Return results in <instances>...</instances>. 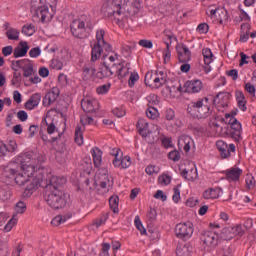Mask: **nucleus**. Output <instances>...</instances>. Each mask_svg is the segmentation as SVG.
<instances>
[{
	"label": "nucleus",
	"mask_w": 256,
	"mask_h": 256,
	"mask_svg": "<svg viewBox=\"0 0 256 256\" xmlns=\"http://www.w3.org/2000/svg\"><path fill=\"white\" fill-rule=\"evenodd\" d=\"M211 17L216 16L217 21L220 25H226L229 22V13L225 8H211L210 9Z\"/></svg>",
	"instance_id": "2eb2a0df"
},
{
	"label": "nucleus",
	"mask_w": 256,
	"mask_h": 256,
	"mask_svg": "<svg viewBox=\"0 0 256 256\" xmlns=\"http://www.w3.org/2000/svg\"><path fill=\"white\" fill-rule=\"evenodd\" d=\"M203 89V82L199 79L188 80L184 83V93H199Z\"/></svg>",
	"instance_id": "dca6fc26"
},
{
	"label": "nucleus",
	"mask_w": 256,
	"mask_h": 256,
	"mask_svg": "<svg viewBox=\"0 0 256 256\" xmlns=\"http://www.w3.org/2000/svg\"><path fill=\"white\" fill-rule=\"evenodd\" d=\"M15 211L16 213H19V214L25 213V211H27V204H25V202L23 201H19L15 205Z\"/></svg>",
	"instance_id": "603ef678"
},
{
	"label": "nucleus",
	"mask_w": 256,
	"mask_h": 256,
	"mask_svg": "<svg viewBox=\"0 0 256 256\" xmlns=\"http://www.w3.org/2000/svg\"><path fill=\"white\" fill-rule=\"evenodd\" d=\"M63 133H65V128L62 129V133H59L57 137L52 138V143H57L58 148L57 153H64L65 151V142L63 141Z\"/></svg>",
	"instance_id": "c756f323"
},
{
	"label": "nucleus",
	"mask_w": 256,
	"mask_h": 256,
	"mask_svg": "<svg viewBox=\"0 0 256 256\" xmlns=\"http://www.w3.org/2000/svg\"><path fill=\"white\" fill-rule=\"evenodd\" d=\"M11 67L13 71H19V69H22L24 72L23 77L27 78L35 75V69L33 68V63H31L30 59L13 60Z\"/></svg>",
	"instance_id": "1a4fd4ad"
},
{
	"label": "nucleus",
	"mask_w": 256,
	"mask_h": 256,
	"mask_svg": "<svg viewBox=\"0 0 256 256\" xmlns=\"http://www.w3.org/2000/svg\"><path fill=\"white\" fill-rule=\"evenodd\" d=\"M138 81H139V74L137 72H132L128 80V86L135 87V83H137Z\"/></svg>",
	"instance_id": "09e8293b"
},
{
	"label": "nucleus",
	"mask_w": 256,
	"mask_h": 256,
	"mask_svg": "<svg viewBox=\"0 0 256 256\" xmlns=\"http://www.w3.org/2000/svg\"><path fill=\"white\" fill-rule=\"evenodd\" d=\"M204 199H219V189L209 188L203 193Z\"/></svg>",
	"instance_id": "f704fd0d"
},
{
	"label": "nucleus",
	"mask_w": 256,
	"mask_h": 256,
	"mask_svg": "<svg viewBox=\"0 0 256 256\" xmlns=\"http://www.w3.org/2000/svg\"><path fill=\"white\" fill-rule=\"evenodd\" d=\"M81 107L85 113H95V111L99 110V102L86 97L82 99Z\"/></svg>",
	"instance_id": "a211bd4d"
},
{
	"label": "nucleus",
	"mask_w": 256,
	"mask_h": 256,
	"mask_svg": "<svg viewBox=\"0 0 256 256\" xmlns=\"http://www.w3.org/2000/svg\"><path fill=\"white\" fill-rule=\"evenodd\" d=\"M95 184L99 185L101 189H107V191L113 189V178L109 176L107 169L104 168L99 170Z\"/></svg>",
	"instance_id": "f8f14e48"
},
{
	"label": "nucleus",
	"mask_w": 256,
	"mask_h": 256,
	"mask_svg": "<svg viewBox=\"0 0 256 256\" xmlns=\"http://www.w3.org/2000/svg\"><path fill=\"white\" fill-rule=\"evenodd\" d=\"M178 59L180 63H188L191 59V50L185 44H180L177 48Z\"/></svg>",
	"instance_id": "412c9836"
},
{
	"label": "nucleus",
	"mask_w": 256,
	"mask_h": 256,
	"mask_svg": "<svg viewBox=\"0 0 256 256\" xmlns=\"http://www.w3.org/2000/svg\"><path fill=\"white\" fill-rule=\"evenodd\" d=\"M205 251H213L219 245V234L215 231H205L200 237Z\"/></svg>",
	"instance_id": "6e6552de"
},
{
	"label": "nucleus",
	"mask_w": 256,
	"mask_h": 256,
	"mask_svg": "<svg viewBox=\"0 0 256 256\" xmlns=\"http://www.w3.org/2000/svg\"><path fill=\"white\" fill-rule=\"evenodd\" d=\"M19 30L10 28L6 31L5 35L9 41H19Z\"/></svg>",
	"instance_id": "58836bf2"
},
{
	"label": "nucleus",
	"mask_w": 256,
	"mask_h": 256,
	"mask_svg": "<svg viewBox=\"0 0 256 256\" xmlns=\"http://www.w3.org/2000/svg\"><path fill=\"white\" fill-rule=\"evenodd\" d=\"M214 105H217L218 107H227L229 103V95L227 93L220 92L216 95V97L213 99Z\"/></svg>",
	"instance_id": "b1692460"
},
{
	"label": "nucleus",
	"mask_w": 256,
	"mask_h": 256,
	"mask_svg": "<svg viewBox=\"0 0 256 256\" xmlns=\"http://www.w3.org/2000/svg\"><path fill=\"white\" fill-rule=\"evenodd\" d=\"M141 9V1L139 0H113L106 7L108 16L114 15L116 23H121L119 16L128 12L129 15H137ZM118 16V17H117Z\"/></svg>",
	"instance_id": "f257e3e1"
},
{
	"label": "nucleus",
	"mask_w": 256,
	"mask_h": 256,
	"mask_svg": "<svg viewBox=\"0 0 256 256\" xmlns=\"http://www.w3.org/2000/svg\"><path fill=\"white\" fill-rule=\"evenodd\" d=\"M107 219H109L107 214H102L99 218L94 220L93 225H95V227H101V225H105V223H107Z\"/></svg>",
	"instance_id": "de8ad7c7"
},
{
	"label": "nucleus",
	"mask_w": 256,
	"mask_h": 256,
	"mask_svg": "<svg viewBox=\"0 0 256 256\" xmlns=\"http://www.w3.org/2000/svg\"><path fill=\"white\" fill-rule=\"evenodd\" d=\"M236 101L240 111H247V99L243 91H236Z\"/></svg>",
	"instance_id": "473e14b6"
},
{
	"label": "nucleus",
	"mask_w": 256,
	"mask_h": 256,
	"mask_svg": "<svg viewBox=\"0 0 256 256\" xmlns=\"http://www.w3.org/2000/svg\"><path fill=\"white\" fill-rule=\"evenodd\" d=\"M220 121L222 123H228V125H230L228 133L236 143H239V141L243 139V137L241 136V133L243 131V128L241 127V122H239V120H237L235 116L226 114L225 118H221Z\"/></svg>",
	"instance_id": "423d86ee"
},
{
	"label": "nucleus",
	"mask_w": 256,
	"mask_h": 256,
	"mask_svg": "<svg viewBox=\"0 0 256 256\" xmlns=\"http://www.w3.org/2000/svg\"><path fill=\"white\" fill-rule=\"evenodd\" d=\"M191 253H193V246L190 243L179 244L176 247L177 256H191Z\"/></svg>",
	"instance_id": "393cba45"
},
{
	"label": "nucleus",
	"mask_w": 256,
	"mask_h": 256,
	"mask_svg": "<svg viewBox=\"0 0 256 256\" xmlns=\"http://www.w3.org/2000/svg\"><path fill=\"white\" fill-rule=\"evenodd\" d=\"M187 112L194 119H207L213 113V107L208 97L200 98L188 104Z\"/></svg>",
	"instance_id": "39448f33"
},
{
	"label": "nucleus",
	"mask_w": 256,
	"mask_h": 256,
	"mask_svg": "<svg viewBox=\"0 0 256 256\" xmlns=\"http://www.w3.org/2000/svg\"><path fill=\"white\" fill-rule=\"evenodd\" d=\"M31 11H34V16L38 17L41 23H49V21H51V19H53V16L55 15L53 7L49 8L48 5L38 7L32 6Z\"/></svg>",
	"instance_id": "9d476101"
},
{
	"label": "nucleus",
	"mask_w": 256,
	"mask_h": 256,
	"mask_svg": "<svg viewBox=\"0 0 256 256\" xmlns=\"http://www.w3.org/2000/svg\"><path fill=\"white\" fill-rule=\"evenodd\" d=\"M91 168H92L91 160H88V161L83 160L79 165L80 171H82L86 175H89L91 173Z\"/></svg>",
	"instance_id": "ea45409f"
},
{
	"label": "nucleus",
	"mask_w": 256,
	"mask_h": 256,
	"mask_svg": "<svg viewBox=\"0 0 256 256\" xmlns=\"http://www.w3.org/2000/svg\"><path fill=\"white\" fill-rule=\"evenodd\" d=\"M96 44L102 45V43H105V30L99 29L96 31Z\"/></svg>",
	"instance_id": "49530a36"
},
{
	"label": "nucleus",
	"mask_w": 256,
	"mask_h": 256,
	"mask_svg": "<svg viewBox=\"0 0 256 256\" xmlns=\"http://www.w3.org/2000/svg\"><path fill=\"white\" fill-rule=\"evenodd\" d=\"M243 235H245V230L241 224L225 227L221 232V237L224 241H231L234 237H243Z\"/></svg>",
	"instance_id": "9b49d317"
},
{
	"label": "nucleus",
	"mask_w": 256,
	"mask_h": 256,
	"mask_svg": "<svg viewBox=\"0 0 256 256\" xmlns=\"http://www.w3.org/2000/svg\"><path fill=\"white\" fill-rule=\"evenodd\" d=\"M181 177H183V179H185L186 181H195V179H197L198 177L197 168L182 170Z\"/></svg>",
	"instance_id": "2f4dec72"
},
{
	"label": "nucleus",
	"mask_w": 256,
	"mask_h": 256,
	"mask_svg": "<svg viewBox=\"0 0 256 256\" xmlns=\"http://www.w3.org/2000/svg\"><path fill=\"white\" fill-rule=\"evenodd\" d=\"M59 95H61V90L58 87H53L50 89L45 96L43 97L42 104L44 107H51L57 99H59Z\"/></svg>",
	"instance_id": "ddd939ff"
},
{
	"label": "nucleus",
	"mask_w": 256,
	"mask_h": 256,
	"mask_svg": "<svg viewBox=\"0 0 256 256\" xmlns=\"http://www.w3.org/2000/svg\"><path fill=\"white\" fill-rule=\"evenodd\" d=\"M17 223V219L16 218H12L8 221V223L5 225L4 227V231L6 233H9V231H11V229H13V227H15V224Z\"/></svg>",
	"instance_id": "13d9d810"
},
{
	"label": "nucleus",
	"mask_w": 256,
	"mask_h": 256,
	"mask_svg": "<svg viewBox=\"0 0 256 256\" xmlns=\"http://www.w3.org/2000/svg\"><path fill=\"white\" fill-rule=\"evenodd\" d=\"M63 216L62 215H57L56 217H54L51 221V225H53L54 227H59V225H61V223H63Z\"/></svg>",
	"instance_id": "0e129e2a"
},
{
	"label": "nucleus",
	"mask_w": 256,
	"mask_h": 256,
	"mask_svg": "<svg viewBox=\"0 0 256 256\" xmlns=\"http://www.w3.org/2000/svg\"><path fill=\"white\" fill-rule=\"evenodd\" d=\"M202 55L204 57L205 65H211V63H213V52H211V49L203 48Z\"/></svg>",
	"instance_id": "4c0bfd02"
},
{
	"label": "nucleus",
	"mask_w": 256,
	"mask_h": 256,
	"mask_svg": "<svg viewBox=\"0 0 256 256\" xmlns=\"http://www.w3.org/2000/svg\"><path fill=\"white\" fill-rule=\"evenodd\" d=\"M168 158L171 161H179L181 159V153L177 150H173L170 153H168Z\"/></svg>",
	"instance_id": "6e6d98bb"
},
{
	"label": "nucleus",
	"mask_w": 256,
	"mask_h": 256,
	"mask_svg": "<svg viewBox=\"0 0 256 256\" xmlns=\"http://www.w3.org/2000/svg\"><path fill=\"white\" fill-rule=\"evenodd\" d=\"M109 89H111V84H103L96 89V92L98 95H105L109 93Z\"/></svg>",
	"instance_id": "3c124183"
},
{
	"label": "nucleus",
	"mask_w": 256,
	"mask_h": 256,
	"mask_svg": "<svg viewBox=\"0 0 256 256\" xmlns=\"http://www.w3.org/2000/svg\"><path fill=\"white\" fill-rule=\"evenodd\" d=\"M95 67L93 64H86L83 68V77L86 79H91L95 75Z\"/></svg>",
	"instance_id": "e433bc0d"
},
{
	"label": "nucleus",
	"mask_w": 256,
	"mask_h": 256,
	"mask_svg": "<svg viewBox=\"0 0 256 256\" xmlns=\"http://www.w3.org/2000/svg\"><path fill=\"white\" fill-rule=\"evenodd\" d=\"M158 183H160V185H169V183H171V176L164 174L162 176H160L158 178Z\"/></svg>",
	"instance_id": "864d4df0"
},
{
	"label": "nucleus",
	"mask_w": 256,
	"mask_h": 256,
	"mask_svg": "<svg viewBox=\"0 0 256 256\" xmlns=\"http://www.w3.org/2000/svg\"><path fill=\"white\" fill-rule=\"evenodd\" d=\"M145 85L148 87H154L155 85V74L153 72H147L144 79Z\"/></svg>",
	"instance_id": "a19ab883"
},
{
	"label": "nucleus",
	"mask_w": 256,
	"mask_h": 256,
	"mask_svg": "<svg viewBox=\"0 0 256 256\" xmlns=\"http://www.w3.org/2000/svg\"><path fill=\"white\" fill-rule=\"evenodd\" d=\"M216 147L220 152L222 159H227L231 157V153H235V144L227 145V142L223 140H218L216 142Z\"/></svg>",
	"instance_id": "4468645a"
},
{
	"label": "nucleus",
	"mask_w": 256,
	"mask_h": 256,
	"mask_svg": "<svg viewBox=\"0 0 256 256\" xmlns=\"http://www.w3.org/2000/svg\"><path fill=\"white\" fill-rule=\"evenodd\" d=\"M115 75H117L118 79H123V77H127L129 75V67L124 66L121 63L114 64Z\"/></svg>",
	"instance_id": "c85d7f7f"
},
{
	"label": "nucleus",
	"mask_w": 256,
	"mask_h": 256,
	"mask_svg": "<svg viewBox=\"0 0 256 256\" xmlns=\"http://www.w3.org/2000/svg\"><path fill=\"white\" fill-rule=\"evenodd\" d=\"M7 153H9L7 144L4 143L3 141H0V157H7Z\"/></svg>",
	"instance_id": "bf43d9fd"
},
{
	"label": "nucleus",
	"mask_w": 256,
	"mask_h": 256,
	"mask_svg": "<svg viewBox=\"0 0 256 256\" xmlns=\"http://www.w3.org/2000/svg\"><path fill=\"white\" fill-rule=\"evenodd\" d=\"M192 141L193 140L188 135H182L178 139V146L179 147H183L185 153H189V151H191V143H192Z\"/></svg>",
	"instance_id": "cd10ccee"
},
{
	"label": "nucleus",
	"mask_w": 256,
	"mask_h": 256,
	"mask_svg": "<svg viewBox=\"0 0 256 256\" xmlns=\"http://www.w3.org/2000/svg\"><path fill=\"white\" fill-rule=\"evenodd\" d=\"M29 51V44L27 41L19 42L18 46L14 48L13 57L19 59V57H25Z\"/></svg>",
	"instance_id": "4be33fe9"
},
{
	"label": "nucleus",
	"mask_w": 256,
	"mask_h": 256,
	"mask_svg": "<svg viewBox=\"0 0 256 256\" xmlns=\"http://www.w3.org/2000/svg\"><path fill=\"white\" fill-rule=\"evenodd\" d=\"M174 194L172 196V199L174 203H179V200L181 199V190H179V187L173 188Z\"/></svg>",
	"instance_id": "052dcab7"
},
{
	"label": "nucleus",
	"mask_w": 256,
	"mask_h": 256,
	"mask_svg": "<svg viewBox=\"0 0 256 256\" xmlns=\"http://www.w3.org/2000/svg\"><path fill=\"white\" fill-rule=\"evenodd\" d=\"M164 33L168 41L165 42L166 49L163 51V57H164V63H169L171 61V49H169V47H171V43L177 42V37H175V35H173V33L171 32L167 34V31H164Z\"/></svg>",
	"instance_id": "f3484780"
},
{
	"label": "nucleus",
	"mask_w": 256,
	"mask_h": 256,
	"mask_svg": "<svg viewBox=\"0 0 256 256\" xmlns=\"http://www.w3.org/2000/svg\"><path fill=\"white\" fill-rule=\"evenodd\" d=\"M167 83V79L159 78L155 76L154 78V87L156 89H159L160 87H163Z\"/></svg>",
	"instance_id": "4d7b16f0"
},
{
	"label": "nucleus",
	"mask_w": 256,
	"mask_h": 256,
	"mask_svg": "<svg viewBox=\"0 0 256 256\" xmlns=\"http://www.w3.org/2000/svg\"><path fill=\"white\" fill-rule=\"evenodd\" d=\"M244 89L247 91V93L252 95V97H255V86L253 84L250 82L246 83Z\"/></svg>",
	"instance_id": "e2e57ef3"
},
{
	"label": "nucleus",
	"mask_w": 256,
	"mask_h": 256,
	"mask_svg": "<svg viewBox=\"0 0 256 256\" xmlns=\"http://www.w3.org/2000/svg\"><path fill=\"white\" fill-rule=\"evenodd\" d=\"M99 73L101 77H112V75H115V64L109 67L107 62H104L103 66L100 68Z\"/></svg>",
	"instance_id": "7c9ffc66"
},
{
	"label": "nucleus",
	"mask_w": 256,
	"mask_h": 256,
	"mask_svg": "<svg viewBox=\"0 0 256 256\" xmlns=\"http://www.w3.org/2000/svg\"><path fill=\"white\" fill-rule=\"evenodd\" d=\"M194 231L195 226L190 221L179 223L175 227V235L178 239H182V241H188V239H191Z\"/></svg>",
	"instance_id": "0eeeda50"
},
{
	"label": "nucleus",
	"mask_w": 256,
	"mask_h": 256,
	"mask_svg": "<svg viewBox=\"0 0 256 256\" xmlns=\"http://www.w3.org/2000/svg\"><path fill=\"white\" fill-rule=\"evenodd\" d=\"M112 113L113 115H115V117H119V118L125 117V109L123 108H114L112 110Z\"/></svg>",
	"instance_id": "338daca9"
},
{
	"label": "nucleus",
	"mask_w": 256,
	"mask_h": 256,
	"mask_svg": "<svg viewBox=\"0 0 256 256\" xmlns=\"http://www.w3.org/2000/svg\"><path fill=\"white\" fill-rule=\"evenodd\" d=\"M109 206L113 213H119V196L113 195L109 198Z\"/></svg>",
	"instance_id": "c9c22d12"
},
{
	"label": "nucleus",
	"mask_w": 256,
	"mask_h": 256,
	"mask_svg": "<svg viewBox=\"0 0 256 256\" xmlns=\"http://www.w3.org/2000/svg\"><path fill=\"white\" fill-rule=\"evenodd\" d=\"M224 175L227 181H229L230 183H235L239 181V179H241V175H243V170L241 168L232 167L230 169L225 170Z\"/></svg>",
	"instance_id": "6ab92c4d"
},
{
	"label": "nucleus",
	"mask_w": 256,
	"mask_h": 256,
	"mask_svg": "<svg viewBox=\"0 0 256 256\" xmlns=\"http://www.w3.org/2000/svg\"><path fill=\"white\" fill-rule=\"evenodd\" d=\"M146 99L148 101V107H155V105H159V100L155 94H150Z\"/></svg>",
	"instance_id": "8fccbe9b"
},
{
	"label": "nucleus",
	"mask_w": 256,
	"mask_h": 256,
	"mask_svg": "<svg viewBox=\"0 0 256 256\" xmlns=\"http://www.w3.org/2000/svg\"><path fill=\"white\" fill-rule=\"evenodd\" d=\"M74 141L77 145L83 144V131H81V127L76 128Z\"/></svg>",
	"instance_id": "a18cd8bd"
},
{
	"label": "nucleus",
	"mask_w": 256,
	"mask_h": 256,
	"mask_svg": "<svg viewBox=\"0 0 256 256\" xmlns=\"http://www.w3.org/2000/svg\"><path fill=\"white\" fill-rule=\"evenodd\" d=\"M137 130L139 135H141V137H149V135H151V133H153V130L151 128H149V122H147V120L143 119V118H139L138 122L136 124Z\"/></svg>",
	"instance_id": "aec40b11"
},
{
	"label": "nucleus",
	"mask_w": 256,
	"mask_h": 256,
	"mask_svg": "<svg viewBox=\"0 0 256 256\" xmlns=\"http://www.w3.org/2000/svg\"><path fill=\"white\" fill-rule=\"evenodd\" d=\"M41 55V48L38 47H34L29 51V57H31L32 59H37V57H39Z\"/></svg>",
	"instance_id": "5fc2aeb1"
},
{
	"label": "nucleus",
	"mask_w": 256,
	"mask_h": 256,
	"mask_svg": "<svg viewBox=\"0 0 256 256\" xmlns=\"http://www.w3.org/2000/svg\"><path fill=\"white\" fill-rule=\"evenodd\" d=\"M39 103H41V93H34L25 103V109H27L28 111H33L35 107L39 106Z\"/></svg>",
	"instance_id": "5701e85b"
},
{
	"label": "nucleus",
	"mask_w": 256,
	"mask_h": 256,
	"mask_svg": "<svg viewBox=\"0 0 256 256\" xmlns=\"http://www.w3.org/2000/svg\"><path fill=\"white\" fill-rule=\"evenodd\" d=\"M93 157L94 167H101V163L103 161V151L99 149V147H94L90 151Z\"/></svg>",
	"instance_id": "a878e982"
},
{
	"label": "nucleus",
	"mask_w": 256,
	"mask_h": 256,
	"mask_svg": "<svg viewBox=\"0 0 256 256\" xmlns=\"http://www.w3.org/2000/svg\"><path fill=\"white\" fill-rule=\"evenodd\" d=\"M134 224H135L136 229H138V231H140L141 235H147V230L143 226V223L141 222V218H139V216H135Z\"/></svg>",
	"instance_id": "79ce46f5"
},
{
	"label": "nucleus",
	"mask_w": 256,
	"mask_h": 256,
	"mask_svg": "<svg viewBox=\"0 0 256 256\" xmlns=\"http://www.w3.org/2000/svg\"><path fill=\"white\" fill-rule=\"evenodd\" d=\"M21 173H18L15 177V183L19 185V187H25V191L31 192L34 189H38L39 185H41V180L38 178H33V174L35 173V166L31 164H25V162H21Z\"/></svg>",
	"instance_id": "7ed1b4c3"
},
{
	"label": "nucleus",
	"mask_w": 256,
	"mask_h": 256,
	"mask_svg": "<svg viewBox=\"0 0 256 256\" xmlns=\"http://www.w3.org/2000/svg\"><path fill=\"white\" fill-rule=\"evenodd\" d=\"M22 33L23 35H26L27 37H31L35 33V25L33 24H26L22 27Z\"/></svg>",
	"instance_id": "37998d69"
},
{
	"label": "nucleus",
	"mask_w": 256,
	"mask_h": 256,
	"mask_svg": "<svg viewBox=\"0 0 256 256\" xmlns=\"http://www.w3.org/2000/svg\"><path fill=\"white\" fill-rule=\"evenodd\" d=\"M102 53L103 46H101V44L94 43V45H92L91 61H98V59H101Z\"/></svg>",
	"instance_id": "72a5a7b5"
},
{
	"label": "nucleus",
	"mask_w": 256,
	"mask_h": 256,
	"mask_svg": "<svg viewBox=\"0 0 256 256\" xmlns=\"http://www.w3.org/2000/svg\"><path fill=\"white\" fill-rule=\"evenodd\" d=\"M65 179L52 177L50 179L49 189L52 191L48 194L46 201L52 209H63L65 207Z\"/></svg>",
	"instance_id": "f03ea898"
},
{
	"label": "nucleus",
	"mask_w": 256,
	"mask_h": 256,
	"mask_svg": "<svg viewBox=\"0 0 256 256\" xmlns=\"http://www.w3.org/2000/svg\"><path fill=\"white\" fill-rule=\"evenodd\" d=\"M121 163H122V169H127V168L131 167V157L130 156H124L121 159Z\"/></svg>",
	"instance_id": "680f3d73"
},
{
	"label": "nucleus",
	"mask_w": 256,
	"mask_h": 256,
	"mask_svg": "<svg viewBox=\"0 0 256 256\" xmlns=\"http://www.w3.org/2000/svg\"><path fill=\"white\" fill-rule=\"evenodd\" d=\"M80 122L83 126L91 125L93 123V118L89 116H81Z\"/></svg>",
	"instance_id": "774afa93"
},
{
	"label": "nucleus",
	"mask_w": 256,
	"mask_h": 256,
	"mask_svg": "<svg viewBox=\"0 0 256 256\" xmlns=\"http://www.w3.org/2000/svg\"><path fill=\"white\" fill-rule=\"evenodd\" d=\"M198 33H209V25L207 23H201L197 27Z\"/></svg>",
	"instance_id": "69168bd1"
},
{
	"label": "nucleus",
	"mask_w": 256,
	"mask_h": 256,
	"mask_svg": "<svg viewBox=\"0 0 256 256\" xmlns=\"http://www.w3.org/2000/svg\"><path fill=\"white\" fill-rule=\"evenodd\" d=\"M41 127H47L48 135H53V133L57 131V127L55 126V123H53V118L50 116H46L42 119Z\"/></svg>",
	"instance_id": "bb28decb"
},
{
	"label": "nucleus",
	"mask_w": 256,
	"mask_h": 256,
	"mask_svg": "<svg viewBox=\"0 0 256 256\" xmlns=\"http://www.w3.org/2000/svg\"><path fill=\"white\" fill-rule=\"evenodd\" d=\"M95 23L91 16L83 14L70 24V31L76 39H88L93 32Z\"/></svg>",
	"instance_id": "20e7f679"
},
{
	"label": "nucleus",
	"mask_w": 256,
	"mask_h": 256,
	"mask_svg": "<svg viewBox=\"0 0 256 256\" xmlns=\"http://www.w3.org/2000/svg\"><path fill=\"white\" fill-rule=\"evenodd\" d=\"M146 116L148 119H157L159 117V111L154 106H149L146 110Z\"/></svg>",
	"instance_id": "c03bdc74"
}]
</instances>
